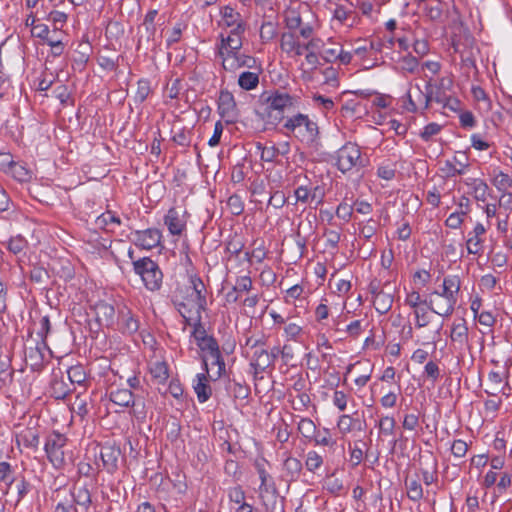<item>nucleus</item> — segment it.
<instances>
[{
    "label": "nucleus",
    "instance_id": "c9c22d12",
    "mask_svg": "<svg viewBox=\"0 0 512 512\" xmlns=\"http://www.w3.org/2000/svg\"><path fill=\"white\" fill-rule=\"evenodd\" d=\"M407 496L410 500L417 502L423 498V489L417 479L406 481Z\"/></svg>",
    "mask_w": 512,
    "mask_h": 512
},
{
    "label": "nucleus",
    "instance_id": "cd10ccee",
    "mask_svg": "<svg viewBox=\"0 0 512 512\" xmlns=\"http://www.w3.org/2000/svg\"><path fill=\"white\" fill-rule=\"evenodd\" d=\"M465 183L471 188L474 198L477 201L484 202L486 200L489 187L483 180L477 178H468Z\"/></svg>",
    "mask_w": 512,
    "mask_h": 512
},
{
    "label": "nucleus",
    "instance_id": "c756f323",
    "mask_svg": "<svg viewBox=\"0 0 512 512\" xmlns=\"http://www.w3.org/2000/svg\"><path fill=\"white\" fill-rule=\"evenodd\" d=\"M96 226L107 231H113L112 226L121 224V220L111 211H107L96 218Z\"/></svg>",
    "mask_w": 512,
    "mask_h": 512
},
{
    "label": "nucleus",
    "instance_id": "9d476101",
    "mask_svg": "<svg viewBox=\"0 0 512 512\" xmlns=\"http://www.w3.org/2000/svg\"><path fill=\"white\" fill-rule=\"evenodd\" d=\"M218 112L227 123H234L237 120V106L232 93L222 90L218 99Z\"/></svg>",
    "mask_w": 512,
    "mask_h": 512
},
{
    "label": "nucleus",
    "instance_id": "4d7b16f0",
    "mask_svg": "<svg viewBox=\"0 0 512 512\" xmlns=\"http://www.w3.org/2000/svg\"><path fill=\"white\" fill-rule=\"evenodd\" d=\"M414 315L416 318L415 325L418 328L426 327L430 322L428 310L423 307L414 309Z\"/></svg>",
    "mask_w": 512,
    "mask_h": 512
},
{
    "label": "nucleus",
    "instance_id": "49530a36",
    "mask_svg": "<svg viewBox=\"0 0 512 512\" xmlns=\"http://www.w3.org/2000/svg\"><path fill=\"white\" fill-rule=\"evenodd\" d=\"M493 185L497 188L499 191L506 190L507 188L512 187V176H509L508 174L498 171L493 179Z\"/></svg>",
    "mask_w": 512,
    "mask_h": 512
},
{
    "label": "nucleus",
    "instance_id": "423d86ee",
    "mask_svg": "<svg viewBox=\"0 0 512 512\" xmlns=\"http://www.w3.org/2000/svg\"><path fill=\"white\" fill-rule=\"evenodd\" d=\"M218 25L225 34L245 33L247 27L242 15L231 6L220 9Z\"/></svg>",
    "mask_w": 512,
    "mask_h": 512
},
{
    "label": "nucleus",
    "instance_id": "393cba45",
    "mask_svg": "<svg viewBox=\"0 0 512 512\" xmlns=\"http://www.w3.org/2000/svg\"><path fill=\"white\" fill-rule=\"evenodd\" d=\"M207 374L206 372L197 374L193 384L194 391L200 403L206 402L212 394L211 387L208 384Z\"/></svg>",
    "mask_w": 512,
    "mask_h": 512
},
{
    "label": "nucleus",
    "instance_id": "69168bd1",
    "mask_svg": "<svg viewBox=\"0 0 512 512\" xmlns=\"http://www.w3.org/2000/svg\"><path fill=\"white\" fill-rule=\"evenodd\" d=\"M353 206L342 202L338 205L336 209V215L338 218L344 220L345 222H348L351 219V216L353 214Z\"/></svg>",
    "mask_w": 512,
    "mask_h": 512
},
{
    "label": "nucleus",
    "instance_id": "e2e57ef3",
    "mask_svg": "<svg viewBox=\"0 0 512 512\" xmlns=\"http://www.w3.org/2000/svg\"><path fill=\"white\" fill-rule=\"evenodd\" d=\"M234 290L240 292H249L252 287V279L249 276H240L236 279L235 285L233 286Z\"/></svg>",
    "mask_w": 512,
    "mask_h": 512
},
{
    "label": "nucleus",
    "instance_id": "f03ea898",
    "mask_svg": "<svg viewBox=\"0 0 512 512\" xmlns=\"http://www.w3.org/2000/svg\"><path fill=\"white\" fill-rule=\"evenodd\" d=\"M284 127L291 131L302 143L314 147L318 141V125L307 115L298 113L288 118Z\"/></svg>",
    "mask_w": 512,
    "mask_h": 512
},
{
    "label": "nucleus",
    "instance_id": "0e129e2a",
    "mask_svg": "<svg viewBox=\"0 0 512 512\" xmlns=\"http://www.w3.org/2000/svg\"><path fill=\"white\" fill-rule=\"evenodd\" d=\"M468 451V445L465 441L458 439L452 443L451 452L456 458H463Z\"/></svg>",
    "mask_w": 512,
    "mask_h": 512
},
{
    "label": "nucleus",
    "instance_id": "338daca9",
    "mask_svg": "<svg viewBox=\"0 0 512 512\" xmlns=\"http://www.w3.org/2000/svg\"><path fill=\"white\" fill-rule=\"evenodd\" d=\"M324 47V42L319 37H311L308 39L307 42L304 43V48L306 52H314L318 53V51H322V48Z\"/></svg>",
    "mask_w": 512,
    "mask_h": 512
},
{
    "label": "nucleus",
    "instance_id": "72a5a7b5",
    "mask_svg": "<svg viewBox=\"0 0 512 512\" xmlns=\"http://www.w3.org/2000/svg\"><path fill=\"white\" fill-rule=\"evenodd\" d=\"M418 67V59L410 54L401 57L398 61V68L403 73H415Z\"/></svg>",
    "mask_w": 512,
    "mask_h": 512
},
{
    "label": "nucleus",
    "instance_id": "2f4dec72",
    "mask_svg": "<svg viewBox=\"0 0 512 512\" xmlns=\"http://www.w3.org/2000/svg\"><path fill=\"white\" fill-rule=\"evenodd\" d=\"M70 387L62 378L54 377L51 382V395L55 399H64L70 392Z\"/></svg>",
    "mask_w": 512,
    "mask_h": 512
},
{
    "label": "nucleus",
    "instance_id": "2eb2a0df",
    "mask_svg": "<svg viewBox=\"0 0 512 512\" xmlns=\"http://www.w3.org/2000/svg\"><path fill=\"white\" fill-rule=\"evenodd\" d=\"M469 166L468 157L464 152H457L451 160H447L443 171L448 177H454L465 173Z\"/></svg>",
    "mask_w": 512,
    "mask_h": 512
},
{
    "label": "nucleus",
    "instance_id": "6e6d98bb",
    "mask_svg": "<svg viewBox=\"0 0 512 512\" xmlns=\"http://www.w3.org/2000/svg\"><path fill=\"white\" fill-rule=\"evenodd\" d=\"M191 325H193L192 336L194 337L197 346L211 337L210 335H207L206 330L201 324V321H193Z\"/></svg>",
    "mask_w": 512,
    "mask_h": 512
},
{
    "label": "nucleus",
    "instance_id": "0eeeda50",
    "mask_svg": "<svg viewBox=\"0 0 512 512\" xmlns=\"http://www.w3.org/2000/svg\"><path fill=\"white\" fill-rule=\"evenodd\" d=\"M450 340L453 349L460 353L471 349L469 329L464 318H457L453 321L450 330Z\"/></svg>",
    "mask_w": 512,
    "mask_h": 512
},
{
    "label": "nucleus",
    "instance_id": "ddd939ff",
    "mask_svg": "<svg viewBox=\"0 0 512 512\" xmlns=\"http://www.w3.org/2000/svg\"><path fill=\"white\" fill-rule=\"evenodd\" d=\"M245 33H231L225 34L221 32L219 35L220 45L219 54L223 56L228 53H237L240 51L243 45V38Z\"/></svg>",
    "mask_w": 512,
    "mask_h": 512
},
{
    "label": "nucleus",
    "instance_id": "de8ad7c7",
    "mask_svg": "<svg viewBox=\"0 0 512 512\" xmlns=\"http://www.w3.org/2000/svg\"><path fill=\"white\" fill-rule=\"evenodd\" d=\"M277 35V28L272 22H265L260 28V38L264 43L272 41Z\"/></svg>",
    "mask_w": 512,
    "mask_h": 512
},
{
    "label": "nucleus",
    "instance_id": "a18cd8bd",
    "mask_svg": "<svg viewBox=\"0 0 512 512\" xmlns=\"http://www.w3.org/2000/svg\"><path fill=\"white\" fill-rule=\"evenodd\" d=\"M256 469H257L259 478L261 480V485L259 487L260 497L263 499L264 498L263 493L264 492L267 493L269 491L268 480H269L270 476H269L268 472L265 470L264 461L257 462Z\"/></svg>",
    "mask_w": 512,
    "mask_h": 512
},
{
    "label": "nucleus",
    "instance_id": "a211bd4d",
    "mask_svg": "<svg viewBox=\"0 0 512 512\" xmlns=\"http://www.w3.org/2000/svg\"><path fill=\"white\" fill-rule=\"evenodd\" d=\"M120 449L112 445H104L100 449V458L103 467L109 472L113 473L117 469V462L120 457Z\"/></svg>",
    "mask_w": 512,
    "mask_h": 512
},
{
    "label": "nucleus",
    "instance_id": "37998d69",
    "mask_svg": "<svg viewBox=\"0 0 512 512\" xmlns=\"http://www.w3.org/2000/svg\"><path fill=\"white\" fill-rule=\"evenodd\" d=\"M211 365L212 368L216 367V371L213 372L214 379L220 378L225 372V362L221 355V351L216 353L215 356L212 355L209 357L208 366Z\"/></svg>",
    "mask_w": 512,
    "mask_h": 512
},
{
    "label": "nucleus",
    "instance_id": "603ef678",
    "mask_svg": "<svg viewBox=\"0 0 512 512\" xmlns=\"http://www.w3.org/2000/svg\"><path fill=\"white\" fill-rule=\"evenodd\" d=\"M150 85L147 80H139L135 93V102L143 103L150 94Z\"/></svg>",
    "mask_w": 512,
    "mask_h": 512
},
{
    "label": "nucleus",
    "instance_id": "680f3d73",
    "mask_svg": "<svg viewBox=\"0 0 512 512\" xmlns=\"http://www.w3.org/2000/svg\"><path fill=\"white\" fill-rule=\"evenodd\" d=\"M33 37L47 41L50 38V29L46 24H35L31 29Z\"/></svg>",
    "mask_w": 512,
    "mask_h": 512
},
{
    "label": "nucleus",
    "instance_id": "6ab92c4d",
    "mask_svg": "<svg viewBox=\"0 0 512 512\" xmlns=\"http://www.w3.org/2000/svg\"><path fill=\"white\" fill-rule=\"evenodd\" d=\"M461 282L458 276L448 275L443 279L440 290H435L432 293H439L442 297L457 299L460 292Z\"/></svg>",
    "mask_w": 512,
    "mask_h": 512
},
{
    "label": "nucleus",
    "instance_id": "f704fd0d",
    "mask_svg": "<svg viewBox=\"0 0 512 512\" xmlns=\"http://www.w3.org/2000/svg\"><path fill=\"white\" fill-rule=\"evenodd\" d=\"M298 431L303 437L311 441L315 437L317 427L311 419L302 418L298 423Z\"/></svg>",
    "mask_w": 512,
    "mask_h": 512
},
{
    "label": "nucleus",
    "instance_id": "473e14b6",
    "mask_svg": "<svg viewBox=\"0 0 512 512\" xmlns=\"http://www.w3.org/2000/svg\"><path fill=\"white\" fill-rule=\"evenodd\" d=\"M150 373L159 384L168 379V367L165 362L156 361L150 366Z\"/></svg>",
    "mask_w": 512,
    "mask_h": 512
},
{
    "label": "nucleus",
    "instance_id": "58836bf2",
    "mask_svg": "<svg viewBox=\"0 0 512 512\" xmlns=\"http://www.w3.org/2000/svg\"><path fill=\"white\" fill-rule=\"evenodd\" d=\"M71 384H83L86 381V372L81 365L72 366L67 371Z\"/></svg>",
    "mask_w": 512,
    "mask_h": 512
},
{
    "label": "nucleus",
    "instance_id": "4be33fe9",
    "mask_svg": "<svg viewBox=\"0 0 512 512\" xmlns=\"http://www.w3.org/2000/svg\"><path fill=\"white\" fill-rule=\"evenodd\" d=\"M486 229L481 223H477L467 239V251L470 254H480L482 251V239L481 235L485 233Z\"/></svg>",
    "mask_w": 512,
    "mask_h": 512
},
{
    "label": "nucleus",
    "instance_id": "09e8293b",
    "mask_svg": "<svg viewBox=\"0 0 512 512\" xmlns=\"http://www.w3.org/2000/svg\"><path fill=\"white\" fill-rule=\"evenodd\" d=\"M503 379L497 372H490L488 375V389L487 393L496 395L501 390Z\"/></svg>",
    "mask_w": 512,
    "mask_h": 512
},
{
    "label": "nucleus",
    "instance_id": "7c9ffc66",
    "mask_svg": "<svg viewBox=\"0 0 512 512\" xmlns=\"http://www.w3.org/2000/svg\"><path fill=\"white\" fill-rule=\"evenodd\" d=\"M259 84V74L251 71H244L238 77V85L243 90H253Z\"/></svg>",
    "mask_w": 512,
    "mask_h": 512
},
{
    "label": "nucleus",
    "instance_id": "412c9836",
    "mask_svg": "<svg viewBox=\"0 0 512 512\" xmlns=\"http://www.w3.org/2000/svg\"><path fill=\"white\" fill-rule=\"evenodd\" d=\"M96 321L100 325L109 326L113 323L115 309L113 305L100 301L94 306Z\"/></svg>",
    "mask_w": 512,
    "mask_h": 512
},
{
    "label": "nucleus",
    "instance_id": "f3484780",
    "mask_svg": "<svg viewBox=\"0 0 512 512\" xmlns=\"http://www.w3.org/2000/svg\"><path fill=\"white\" fill-rule=\"evenodd\" d=\"M312 440H314L316 445L327 446L328 447V454L332 458L342 457L344 455V451H345L344 446L343 445H339L337 443V440L333 439L330 436V433H329L328 429H324V435L323 436L315 434V437Z\"/></svg>",
    "mask_w": 512,
    "mask_h": 512
},
{
    "label": "nucleus",
    "instance_id": "052dcab7",
    "mask_svg": "<svg viewBox=\"0 0 512 512\" xmlns=\"http://www.w3.org/2000/svg\"><path fill=\"white\" fill-rule=\"evenodd\" d=\"M340 46L335 44L334 47L331 48H322L320 52L321 58L327 63H334L337 61V54L339 53Z\"/></svg>",
    "mask_w": 512,
    "mask_h": 512
},
{
    "label": "nucleus",
    "instance_id": "4c0bfd02",
    "mask_svg": "<svg viewBox=\"0 0 512 512\" xmlns=\"http://www.w3.org/2000/svg\"><path fill=\"white\" fill-rule=\"evenodd\" d=\"M373 304L379 313L385 314L392 306V298L385 293L379 292L376 294Z\"/></svg>",
    "mask_w": 512,
    "mask_h": 512
},
{
    "label": "nucleus",
    "instance_id": "5701e85b",
    "mask_svg": "<svg viewBox=\"0 0 512 512\" xmlns=\"http://www.w3.org/2000/svg\"><path fill=\"white\" fill-rule=\"evenodd\" d=\"M164 222L167 225L169 232L173 235H180L185 228V221L176 208L168 210Z\"/></svg>",
    "mask_w": 512,
    "mask_h": 512
},
{
    "label": "nucleus",
    "instance_id": "39448f33",
    "mask_svg": "<svg viewBox=\"0 0 512 512\" xmlns=\"http://www.w3.org/2000/svg\"><path fill=\"white\" fill-rule=\"evenodd\" d=\"M66 441V437L58 432H53L46 439L45 452L51 464L57 469L62 468L66 463L64 453Z\"/></svg>",
    "mask_w": 512,
    "mask_h": 512
},
{
    "label": "nucleus",
    "instance_id": "6e6552de",
    "mask_svg": "<svg viewBox=\"0 0 512 512\" xmlns=\"http://www.w3.org/2000/svg\"><path fill=\"white\" fill-rule=\"evenodd\" d=\"M296 202L308 204L317 208L323 203L325 192L320 186L309 187L301 185L294 191Z\"/></svg>",
    "mask_w": 512,
    "mask_h": 512
},
{
    "label": "nucleus",
    "instance_id": "c03bdc74",
    "mask_svg": "<svg viewBox=\"0 0 512 512\" xmlns=\"http://www.w3.org/2000/svg\"><path fill=\"white\" fill-rule=\"evenodd\" d=\"M415 88L418 90L419 96L424 100V109H428L430 103L434 101V86L431 83V79H429L426 83L425 92L421 90L419 84H416Z\"/></svg>",
    "mask_w": 512,
    "mask_h": 512
},
{
    "label": "nucleus",
    "instance_id": "a19ab883",
    "mask_svg": "<svg viewBox=\"0 0 512 512\" xmlns=\"http://www.w3.org/2000/svg\"><path fill=\"white\" fill-rule=\"evenodd\" d=\"M10 170L13 177L20 182H26L32 178V171L19 163L12 164Z\"/></svg>",
    "mask_w": 512,
    "mask_h": 512
},
{
    "label": "nucleus",
    "instance_id": "ea45409f",
    "mask_svg": "<svg viewBox=\"0 0 512 512\" xmlns=\"http://www.w3.org/2000/svg\"><path fill=\"white\" fill-rule=\"evenodd\" d=\"M15 481L12 466L5 461L0 462V482L9 488Z\"/></svg>",
    "mask_w": 512,
    "mask_h": 512
},
{
    "label": "nucleus",
    "instance_id": "7ed1b4c3",
    "mask_svg": "<svg viewBox=\"0 0 512 512\" xmlns=\"http://www.w3.org/2000/svg\"><path fill=\"white\" fill-rule=\"evenodd\" d=\"M133 268L149 291H158L162 286L163 273L158 264L149 257L133 261Z\"/></svg>",
    "mask_w": 512,
    "mask_h": 512
},
{
    "label": "nucleus",
    "instance_id": "bb28decb",
    "mask_svg": "<svg viewBox=\"0 0 512 512\" xmlns=\"http://www.w3.org/2000/svg\"><path fill=\"white\" fill-rule=\"evenodd\" d=\"M198 347L203 353L202 361H203V365H204V370L206 373H208L209 372V368H208L209 357L212 355L215 356L216 353H219V351H220L219 344L216 341V339L212 336V337H209V339H206L201 344H199Z\"/></svg>",
    "mask_w": 512,
    "mask_h": 512
},
{
    "label": "nucleus",
    "instance_id": "9b49d317",
    "mask_svg": "<svg viewBox=\"0 0 512 512\" xmlns=\"http://www.w3.org/2000/svg\"><path fill=\"white\" fill-rule=\"evenodd\" d=\"M222 66L226 71L234 72L242 67L253 68L256 65V59L252 56L237 53H228L221 56Z\"/></svg>",
    "mask_w": 512,
    "mask_h": 512
},
{
    "label": "nucleus",
    "instance_id": "e433bc0d",
    "mask_svg": "<svg viewBox=\"0 0 512 512\" xmlns=\"http://www.w3.org/2000/svg\"><path fill=\"white\" fill-rule=\"evenodd\" d=\"M297 43H299V38L293 32H285L281 35L280 48L287 55L292 52Z\"/></svg>",
    "mask_w": 512,
    "mask_h": 512
},
{
    "label": "nucleus",
    "instance_id": "3c124183",
    "mask_svg": "<svg viewBox=\"0 0 512 512\" xmlns=\"http://www.w3.org/2000/svg\"><path fill=\"white\" fill-rule=\"evenodd\" d=\"M466 213H467V211H465V210H460V211L451 213L445 221L446 226L451 229L460 228L464 221V216L466 215Z\"/></svg>",
    "mask_w": 512,
    "mask_h": 512
},
{
    "label": "nucleus",
    "instance_id": "79ce46f5",
    "mask_svg": "<svg viewBox=\"0 0 512 512\" xmlns=\"http://www.w3.org/2000/svg\"><path fill=\"white\" fill-rule=\"evenodd\" d=\"M323 464V457L316 451H309L306 455L305 466L308 471L315 472Z\"/></svg>",
    "mask_w": 512,
    "mask_h": 512
},
{
    "label": "nucleus",
    "instance_id": "4468645a",
    "mask_svg": "<svg viewBox=\"0 0 512 512\" xmlns=\"http://www.w3.org/2000/svg\"><path fill=\"white\" fill-rule=\"evenodd\" d=\"M275 359L276 354L269 353L264 347L257 348V351H253L251 355L250 365L254 369L255 374H258L272 366Z\"/></svg>",
    "mask_w": 512,
    "mask_h": 512
},
{
    "label": "nucleus",
    "instance_id": "aec40b11",
    "mask_svg": "<svg viewBox=\"0 0 512 512\" xmlns=\"http://www.w3.org/2000/svg\"><path fill=\"white\" fill-rule=\"evenodd\" d=\"M267 108L272 111L283 112L293 106V98L285 93H275L266 100Z\"/></svg>",
    "mask_w": 512,
    "mask_h": 512
},
{
    "label": "nucleus",
    "instance_id": "b1692460",
    "mask_svg": "<svg viewBox=\"0 0 512 512\" xmlns=\"http://www.w3.org/2000/svg\"><path fill=\"white\" fill-rule=\"evenodd\" d=\"M73 503L81 512H88L91 494L86 486L75 487L71 493Z\"/></svg>",
    "mask_w": 512,
    "mask_h": 512
},
{
    "label": "nucleus",
    "instance_id": "a878e982",
    "mask_svg": "<svg viewBox=\"0 0 512 512\" xmlns=\"http://www.w3.org/2000/svg\"><path fill=\"white\" fill-rule=\"evenodd\" d=\"M110 400L120 407L134 406L135 399L131 390L126 388L112 390L109 395Z\"/></svg>",
    "mask_w": 512,
    "mask_h": 512
},
{
    "label": "nucleus",
    "instance_id": "864d4df0",
    "mask_svg": "<svg viewBox=\"0 0 512 512\" xmlns=\"http://www.w3.org/2000/svg\"><path fill=\"white\" fill-rule=\"evenodd\" d=\"M396 421L393 417L383 416L379 420V430L383 435H393Z\"/></svg>",
    "mask_w": 512,
    "mask_h": 512
},
{
    "label": "nucleus",
    "instance_id": "13d9d810",
    "mask_svg": "<svg viewBox=\"0 0 512 512\" xmlns=\"http://www.w3.org/2000/svg\"><path fill=\"white\" fill-rule=\"evenodd\" d=\"M17 500L16 503H20L21 500L30 492L31 484L24 478L21 477L16 483Z\"/></svg>",
    "mask_w": 512,
    "mask_h": 512
},
{
    "label": "nucleus",
    "instance_id": "dca6fc26",
    "mask_svg": "<svg viewBox=\"0 0 512 512\" xmlns=\"http://www.w3.org/2000/svg\"><path fill=\"white\" fill-rule=\"evenodd\" d=\"M257 148L261 150L260 158L265 162H273L278 156H286L290 152L289 142H281L271 146L258 144Z\"/></svg>",
    "mask_w": 512,
    "mask_h": 512
},
{
    "label": "nucleus",
    "instance_id": "bf43d9fd",
    "mask_svg": "<svg viewBox=\"0 0 512 512\" xmlns=\"http://www.w3.org/2000/svg\"><path fill=\"white\" fill-rule=\"evenodd\" d=\"M123 321V330L128 333H134L138 330L139 324L136 319L130 314V312H127L126 314H123L122 316Z\"/></svg>",
    "mask_w": 512,
    "mask_h": 512
},
{
    "label": "nucleus",
    "instance_id": "1a4fd4ad",
    "mask_svg": "<svg viewBox=\"0 0 512 512\" xmlns=\"http://www.w3.org/2000/svg\"><path fill=\"white\" fill-rule=\"evenodd\" d=\"M456 303L457 299L442 297L439 293H431L429 299L424 300L432 312L445 317L453 313Z\"/></svg>",
    "mask_w": 512,
    "mask_h": 512
},
{
    "label": "nucleus",
    "instance_id": "8fccbe9b",
    "mask_svg": "<svg viewBox=\"0 0 512 512\" xmlns=\"http://www.w3.org/2000/svg\"><path fill=\"white\" fill-rule=\"evenodd\" d=\"M284 468L291 478L297 477L302 469V463L294 457H289L284 462Z\"/></svg>",
    "mask_w": 512,
    "mask_h": 512
},
{
    "label": "nucleus",
    "instance_id": "f8f14e48",
    "mask_svg": "<svg viewBox=\"0 0 512 512\" xmlns=\"http://www.w3.org/2000/svg\"><path fill=\"white\" fill-rule=\"evenodd\" d=\"M161 237V232L155 228H149L142 231L137 230L133 233L134 243L147 250L157 247L161 242Z\"/></svg>",
    "mask_w": 512,
    "mask_h": 512
},
{
    "label": "nucleus",
    "instance_id": "f257e3e1",
    "mask_svg": "<svg viewBox=\"0 0 512 512\" xmlns=\"http://www.w3.org/2000/svg\"><path fill=\"white\" fill-rule=\"evenodd\" d=\"M188 291L187 302L177 303V309L185 322L191 325L193 321H201V312L206 307V296L203 293L205 291L204 283L196 275H191Z\"/></svg>",
    "mask_w": 512,
    "mask_h": 512
},
{
    "label": "nucleus",
    "instance_id": "20e7f679",
    "mask_svg": "<svg viewBox=\"0 0 512 512\" xmlns=\"http://www.w3.org/2000/svg\"><path fill=\"white\" fill-rule=\"evenodd\" d=\"M336 166L342 173L363 167L359 146L351 142L343 145L336 153Z\"/></svg>",
    "mask_w": 512,
    "mask_h": 512
},
{
    "label": "nucleus",
    "instance_id": "774afa93",
    "mask_svg": "<svg viewBox=\"0 0 512 512\" xmlns=\"http://www.w3.org/2000/svg\"><path fill=\"white\" fill-rule=\"evenodd\" d=\"M286 27L290 30V32L297 30L302 25V19L300 15L295 12H291L285 18Z\"/></svg>",
    "mask_w": 512,
    "mask_h": 512
},
{
    "label": "nucleus",
    "instance_id": "c85d7f7f",
    "mask_svg": "<svg viewBox=\"0 0 512 512\" xmlns=\"http://www.w3.org/2000/svg\"><path fill=\"white\" fill-rule=\"evenodd\" d=\"M337 427L341 434L346 435L354 429L361 430V422L352 418L350 415L343 414L339 417Z\"/></svg>",
    "mask_w": 512,
    "mask_h": 512
},
{
    "label": "nucleus",
    "instance_id": "5fc2aeb1",
    "mask_svg": "<svg viewBox=\"0 0 512 512\" xmlns=\"http://www.w3.org/2000/svg\"><path fill=\"white\" fill-rule=\"evenodd\" d=\"M26 244V240L22 236L18 235L9 239L7 248L10 252L18 254L24 250Z\"/></svg>",
    "mask_w": 512,
    "mask_h": 512
}]
</instances>
